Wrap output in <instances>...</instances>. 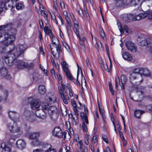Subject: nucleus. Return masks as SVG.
I'll return each mask as SVG.
<instances>
[{
    "label": "nucleus",
    "mask_w": 152,
    "mask_h": 152,
    "mask_svg": "<svg viewBox=\"0 0 152 152\" xmlns=\"http://www.w3.org/2000/svg\"><path fill=\"white\" fill-rule=\"evenodd\" d=\"M15 31V29H12L11 23L0 26V42L5 46L13 45Z\"/></svg>",
    "instance_id": "nucleus-1"
},
{
    "label": "nucleus",
    "mask_w": 152,
    "mask_h": 152,
    "mask_svg": "<svg viewBox=\"0 0 152 152\" xmlns=\"http://www.w3.org/2000/svg\"><path fill=\"white\" fill-rule=\"evenodd\" d=\"M150 11H148L144 12V13H142L135 16L132 14L124 15L123 17V20L126 22L131 21L132 20L134 21L139 20L140 19L144 18L148 16L149 18V14L150 13Z\"/></svg>",
    "instance_id": "nucleus-2"
},
{
    "label": "nucleus",
    "mask_w": 152,
    "mask_h": 152,
    "mask_svg": "<svg viewBox=\"0 0 152 152\" xmlns=\"http://www.w3.org/2000/svg\"><path fill=\"white\" fill-rule=\"evenodd\" d=\"M12 52H13V54H9L8 56L5 57L4 60L6 58H8L10 61L12 59H15V58L17 59L16 57H19L24 53V47L22 45H18L16 49L10 51V53Z\"/></svg>",
    "instance_id": "nucleus-3"
},
{
    "label": "nucleus",
    "mask_w": 152,
    "mask_h": 152,
    "mask_svg": "<svg viewBox=\"0 0 152 152\" xmlns=\"http://www.w3.org/2000/svg\"><path fill=\"white\" fill-rule=\"evenodd\" d=\"M5 61L8 66H12L13 64H14L19 69L26 68V65H27V63L21 60H18L16 58L12 59L10 61L8 58H6L5 59Z\"/></svg>",
    "instance_id": "nucleus-4"
},
{
    "label": "nucleus",
    "mask_w": 152,
    "mask_h": 152,
    "mask_svg": "<svg viewBox=\"0 0 152 152\" xmlns=\"http://www.w3.org/2000/svg\"><path fill=\"white\" fill-rule=\"evenodd\" d=\"M69 84H68L67 86L61 83V87L59 86L58 87V90L61 95V97L63 100L64 103L65 104H67L68 103L67 100H69V98L68 95L66 93V89L67 88V86H69Z\"/></svg>",
    "instance_id": "nucleus-5"
},
{
    "label": "nucleus",
    "mask_w": 152,
    "mask_h": 152,
    "mask_svg": "<svg viewBox=\"0 0 152 152\" xmlns=\"http://www.w3.org/2000/svg\"><path fill=\"white\" fill-rule=\"evenodd\" d=\"M141 68H137L135 69L133 71V72L130 75L129 77L130 82L133 84V86L136 87H137V85L138 82L135 81V80L137 78V75H140V71Z\"/></svg>",
    "instance_id": "nucleus-6"
},
{
    "label": "nucleus",
    "mask_w": 152,
    "mask_h": 152,
    "mask_svg": "<svg viewBox=\"0 0 152 152\" xmlns=\"http://www.w3.org/2000/svg\"><path fill=\"white\" fill-rule=\"evenodd\" d=\"M53 135V136L61 138L64 136V139L66 138V132H64L63 133L61 128L58 127H55L52 132Z\"/></svg>",
    "instance_id": "nucleus-7"
},
{
    "label": "nucleus",
    "mask_w": 152,
    "mask_h": 152,
    "mask_svg": "<svg viewBox=\"0 0 152 152\" xmlns=\"http://www.w3.org/2000/svg\"><path fill=\"white\" fill-rule=\"evenodd\" d=\"M7 129L12 133L18 132L20 130V128L13 123L7 124Z\"/></svg>",
    "instance_id": "nucleus-8"
},
{
    "label": "nucleus",
    "mask_w": 152,
    "mask_h": 152,
    "mask_svg": "<svg viewBox=\"0 0 152 152\" xmlns=\"http://www.w3.org/2000/svg\"><path fill=\"white\" fill-rule=\"evenodd\" d=\"M125 45L128 50L133 53L136 52L137 50V47L135 46L134 44L131 41H126L125 42Z\"/></svg>",
    "instance_id": "nucleus-9"
},
{
    "label": "nucleus",
    "mask_w": 152,
    "mask_h": 152,
    "mask_svg": "<svg viewBox=\"0 0 152 152\" xmlns=\"http://www.w3.org/2000/svg\"><path fill=\"white\" fill-rule=\"evenodd\" d=\"M25 116L26 120L30 122H33L36 120V115L33 114L31 112L27 111L25 112Z\"/></svg>",
    "instance_id": "nucleus-10"
},
{
    "label": "nucleus",
    "mask_w": 152,
    "mask_h": 152,
    "mask_svg": "<svg viewBox=\"0 0 152 152\" xmlns=\"http://www.w3.org/2000/svg\"><path fill=\"white\" fill-rule=\"evenodd\" d=\"M28 100L30 102L31 108L34 110L37 109L40 106V103L38 100L33 99L32 98L30 97L28 98Z\"/></svg>",
    "instance_id": "nucleus-11"
},
{
    "label": "nucleus",
    "mask_w": 152,
    "mask_h": 152,
    "mask_svg": "<svg viewBox=\"0 0 152 152\" xmlns=\"http://www.w3.org/2000/svg\"><path fill=\"white\" fill-rule=\"evenodd\" d=\"M77 145L78 148L77 152H87L88 148L83 145V143L81 140L77 141Z\"/></svg>",
    "instance_id": "nucleus-12"
},
{
    "label": "nucleus",
    "mask_w": 152,
    "mask_h": 152,
    "mask_svg": "<svg viewBox=\"0 0 152 152\" xmlns=\"http://www.w3.org/2000/svg\"><path fill=\"white\" fill-rule=\"evenodd\" d=\"M8 115L9 118L14 121H18L20 115L18 113L14 111H10L8 112Z\"/></svg>",
    "instance_id": "nucleus-13"
},
{
    "label": "nucleus",
    "mask_w": 152,
    "mask_h": 152,
    "mask_svg": "<svg viewBox=\"0 0 152 152\" xmlns=\"http://www.w3.org/2000/svg\"><path fill=\"white\" fill-rule=\"evenodd\" d=\"M51 108V113H49L48 114L52 120L56 121L57 119L58 116L57 109L56 107H52Z\"/></svg>",
    "instance_id": "nucleus-14"
},
{
    "label": "nucleus",
    "mask_w": 152,
    "mask_h": 152,
    "mask_svg": "<svg viewBox=\"0 0 152 152\" xmlns=\"http://www.w3.org/2000/svg\"><path fill=\"white\" fill-rule=\"evenodd\" d=\"M42 110L46 111L49 113H51L52 107H55V106H50L47 103L45 102H42L41 104Z\"/></svg>",
    "instance_id": "nucleus-15"
},
{
    "label": "nucleus",
    "mask_w": 152,
    "mask_h": 152,
    "mask_svg": "<svg viewBox=\"0 0 152 152\" xmlns=\"http://www.w3.org/2000/svg\"><path fill=\"white\" fill-rule=\"evenodd\" d=\"M73 18L72 17L74 24L73 28L76 34L78 36L79 30L78 23L77 20L74 18L73 16Z\"/></svg>",
    "instance_id": "nucleus-16"
},
{
    "label": "nucleus",
    "mask_w": 152,
    "mask_h": 152,
    "mask_svg": "<svg viewBox=\"0 0 152 152\" xmlns=\"http://www.w3.org/2000/svg\"><path fill=\"white\" fill-rule=\"evenodd\" d=\"M129 4V3H124L121 0H119L116 1L114 7L116 8H124Z\"/></svg>",
    "instance_id": "nucleus-17"
},
{
    "label": "nucleus",
    "mask_w": 152,
    "mask_h": 152,
    "mask_svg": "<svg viewBox=\"0 0 152 152\" xmlns=\"http://www.w3.org/2000/svg\"><path fill=\"white\" fill-rule=\"evenodd\" d=\"M119 29L121 34H123L124 33V31H125L127 33V34H130L132 32L130 29L126 25H124L123 26H120L119 27Z\"/></svg>",
    "instance_id": "nucleus-18"
},
{
    "label": "nucleus",
    "mask_w": 152,
    "mask_h": 152,
    "mask_svg": "<svg viewBox=\"0 0 152 152\" xmlns=\"http://www.w3.org/2000/svg\"><path fill=\"white\" fill-rule=\"evenodd\" d=\"M48 113L46 111L42 110L39 111L36 113V115L37 116L40 118L45 119L47 117V113Z\"/></svg>",
    "instance_id": "nucleus-19"
},
{
    "label": "nucleus",
    "mask_w": 152,
    "mask_h": 152,
    "mask_svg": "<svg viewBox=\"0 0 152 152\" xmlns=\"http://www.w3.org/2000/svg\"><path fill=\"white\" fill-rule=\"evenodd\" d=\"M142 42H145L144 44V45H147L148 46V48H149V51L152 54V38L151 39H147V40H145L142 41Z\"/></svg>",
    "instance_id": "nucleus-20"
},
{
    "label": "nucleus",
    "mask_w": 152,
    "mask_h": 152,
    "mask_svg": "<svg viewBox=\"0 0 152 152\" xmlns=\"http://www.w3.org/2000/svg\"><path fill=\"white\" fill-rule=\"evenodd\" d=\"M97 144V139L96 137V135L94 134L91 140V144L89 147V148L91 149V151H94V144L96 145Z\"/></svg>",
    "instance_id": "nucleus-21"
},
{
    "label": "nucleus",
    "mask_w": 152,
    "mask_h": 152,
    "mask_svg": "<svg viewBox=\"0 0 152 152\" xmlns=\"http://www.w3.org/2000/svg\"><path fill=\"white\" fill-rule=\"evenodd\" d=\"M16 144L18 147L20 149L24 148L26 145L25 142L22 139L18 140L16 142Z\"/></svg>",
    "instance_id": "nucleus-22"
},
{
    "label": "nucleus",
    "mask_w": 152,
    "mask_h": 152,
    "mask_svg": "<svg viewBox=\"0 0 152 152\" xmlns=\"http://www.w3.org/2000/svg\"><path fill=\"white\" fill-rule=\"evenodd\" d=\"M123 58L128 61H131L132 59V57L131 55L127 52H124L122 54Z\"/></svg>",
    "instance_id": "nucleus-23"
},
{
    "label": "nucleus",
    "mask_w": 152,
    "mask_h": 152,
    "mask_svg": "<svg viewBox=\"0 0 152 152\" xmlns=\"http://www.w3.org/2000/svg\"><path fill=\"white\" fill-rule=\"evenodd\" d=\"M143 0H127V1L129 2L132 6H135L141 4L142 1Z\"/></svg>",
    "instance_id": "nucleus-24"
},
{
    "label": "nucleus",
    "mask_w": 152,
    "mask_h": 152,
    "mask_svg": "<svg viewBox=\"0 0 152 152\" xmlns=\"http://www.w3.org/2000/svg\"><path fill=\"white\" fill-rule=\"evenodd\" d=\"M1 148L2 149V152H11V148L6 145L4 142H3L1 145Z\"/></svg>",
    "instance_id": "nucleus-25"
},
{
    "label": "nucleus",
    "mask_w": 152,
    "mask_h": 152,
    "mask_svg": "<svg viewBox=\"0 0 152 152\" xmlns=\"http://www.w3.org/2000/svg\"><path fill=\"white\" fill-rule=\"evenodd\" d=\"M140 75H143L145 76H149L150 75V72L148 69L145 68H141L140 71Z\"/></svg>",
    "instance_id": "nucleus-26"
},
{
    "label": "nucleus",
    "mask_w": 152,
    "mask_h": 152,
    "mask_svg": "<svg viewBox=\"0 0 152 152\" xmlns=\"http://www.w3.org/2000/svg\"><path fill=\"white\" fill-rule=\"evenodd\" d=\"M80 115L83 121H85L86 124H88V121L87 115L84 112H81L80 113Z\"/></svg>",
    "instance_id": "nucleus-27"
},
{
    "label": "nucleus",
    "mask_w": 152,
    "mask_h": 152,
    "mask_svg": "<svg viewBox=\"0 0 152 152\" xmlns=\"http://www.w3.org/2000/svg\"><path fill=\"white\" fill-rule=\"evenodd\" d=\"M40 134L39 132L31 133L29 135V138L31 139H36L40 136Z\"/></svg>",
    "instance_id": "nucleus-28"
},
{
    "label": "nucleus",
    "mask_w": 152,
    "mask_h": 152,
    "mask_svg": "<svg viewBox=\"0 0 152 152\" xmlns=\"http://www.w3.org/2000/svg\"><path fill=\"white\" fill-rule=\"evenodd\" d=\"M66 28L67 31L68 33L70 32L71 30V27L72 24L70 23V21L69 18H66Z\"/></svg>",
    "instance_id": "nucleus-29"
},
{
    "label": "nucleus",
    "mask_w": 152,
    "mask_h": 152,
    "mask_svg": "<svg viewBox=\"0 0 152 152\" xmlns=\"http://www.w3.org/2000/svg\"><path fill=\"white\" fill-rule=\"evenodd\" d=\"M144 113L145 111L143 110H137L135 111L134 114L135 117L138 118H140L141 115Z\"/></svg>",
    "instance_id": "nucleus-30"
},
{
    "label": "nucleus",
    "mask_w": 152,
    "mask_h": 152,
    "mask_svg": "<svg viewBox=\"0 0 152 152\" xmlns=\"http://www.w3.org/2000/svg\"><path fill=\"white\" fill-rule=\"evenodd\" d=\"M121 80L122 85L123 88L124 89V86L127 80L126 76L124 75H122L121 76Z\"/></svg>",
    "instance_id": "nucleus-31"
},
{
    "label": "nucleus",
    "mask_w": 152,
    "mask_h": 152,
    "mask_svg": "<svg viewBox=\"0 0 152 152\" xmlns=\"http://www.w3.org/2000/svg\"><path fill=\"white\" fill-rule=\"evenodd\" d=\"M56 96H53L52 97H45V99L46 101L50 104L54 103L56 100Z\"/></svg>",
    "instance_id": "nucleus-32"
},
{
    "label": "nucleus",
    "mask_w": 152,
    "mask_h": 152,
    "mask_svg": "<svg viewBox=\"0 0 152 152\" xmlns=\"http://www.w3.org/2000/svg\"><path fill=\"white\" fill-rule=\"evenodd\" d=\"M47 147V149L45 150L44 152H57L56 149L52 148V146L50 144H48Z\"/></svg>",
    "instance_id": "nucleus-33"
},
{
    "label": "nucleus",
    "mask_w": 152,
    "mask_h": 152,
    "mask_svg": "<svg viewBox=\"0 0 152 152\" xmlns=\"http://www.w3.org/2000/svg\"><path fill=\"white\" fill-rule=\"evenodd\" d=\"M38 92L41 94H44L46 92L45 86L43 85H39L38 87Z\"/></svg>",
    "instance_id": "nucleus-34"
},
{
    "label": "nucleus",
    "mask_w": 152,
    "mask_h": 152,
    "mask_svg": "<svg viewBox=\"0 0 152 152\" xmlns=\"http://www.w3.org/2000/svg\"><path fill=\"white\" fill-rule=\"evenodd\" d=\"M62 67L64 72L69 69L68 68V65L65 61H63L61 62Z\"/></svg>",
    "instance_id": "nucleus-35"
},
{
    "label": "nucleus",
    "mask_w": 152,
    "mask_h": 152,
    "mask_svg": "<svg viewBox=\"0 0 152 152\" xmlns=\"http://www.w3.org/2000/svg\"><path fill=\"white\" fill-rule=\"evenodd\" d=\"M75 116H73L72 114H70V116H69L71 118H72V119L74 121V124L76 125L78 123V115H75Z\"/></svg>",
    "instance_id": "nucleus-36"
},
{
    "label": "nucleus",
    "mask_w": 152,
    "mask_h": 152,
    "mask_svg": "<svg viewBox=\"0 0 152 152\" xmlns=\"http://www.w3.org/2000/svg\"><path fill=\"white\" fill-rule=\"evenodd\" d=\"M103 63V64L101 65V66L102 69L104 70H105L108 72H110V71L108 69V66L106 64V61H104Z\"/></svg>",
    "instance_id": "nucleus-37"
},
{
    "label": "nucleus",
    "mask_w": 152,
    "mask_h": 152,
    "mask_svg": "<svg viewBox=\"0 0 152 152\" xmlns=\"http://www.w3.org/2000/svg\"><path fill=\"white\" fill-rule=\"evenodd\" d=\"M95 47L97 50L102 48L101 43L99 40H98L96 42L95 44Z\"/></svg>",
    "instance_id": "nucleus-38"
},
{
    "label": "nucleus",
    "mask_w": 152,
    "mask_h": 152,
    "mask_svg": "<svg viewBox=\"0 0 152 152\" xmlns=\"http://www.w3.org/2000/svg\"><path fill=\"white\" fill-rule=\"evenodd\" d=\"M31 144L33 146H38L40 144V143L38 140L35 139L31 141Z\"/></svg>",
    "instance_id": "nucleus-39"
},
{
    "label": "nucleus",
    "mask_w": 152,
    "mask_h": 152,
    "mask_svg": "<svg viewBox=\"0 0 152 152\" xmlns=\"http://www.w3.org/2000/svg\"><path fill=\"white\" fill-rule=\"evenodd\" d=\"M65 72L66 73V75L67 76V77L68 79L71 80H74V79L72 76L69 70L65 71Z\"/></svg>",
    "instance_id": "nucleus-40"
},
{
    "label": "nucleus",
    "mask_w": 152,
    "mask_h": 152,
    "mask_svg": "<svg viewBox=\"0 0 152 152\" xmlns=\"http://www.w3.org/2000/svg\"><path fill=\"white\" fill-rule=\"evenodd\" d=\"M89 135L88 134H86L85 136L84 140V142L86 145H88L89 144Z\"/></svg>",
    "instance_id": "nucleus-41"
},
{
    "label": "nucleus",
    "mask_w": 152,
    "mask_h": 152,
    "mask_svg": "<svg viewBox=\"0 0 152 152\" xmlns=\"http://www.w3.org/2000/svg\"><path fill=\"white\" fill-rule=\"evenodd\" d=\"M8 92L7 90L5 91H4V96L3 97H2V96L0 95V102L1 101L3 98V99H4L5 100H6L8 96Z\"/></svg>",
    "instance_id": "nucleus-42"
},
{
    "label": "nucleus",
    "mask_w": 152,
    "mask_h": 152,
    "mask_svg": "<svg viewBox=\"0 0 152 152\" xmlns=\"http://www.w3.org/2000/svg\"><path fill=\"white\" fill-rule=\"evenodd\" d=\"M6 2L4 1L0 3V12L3 10L4 8H5L6 6Z\"/></svg>",
    "instance_id": "nucleus-43"
},
{
    "label": "nucleus",
    "mask_w": 152,
    "mask_h": 152,
    "mask_svg": "<svg viewBox=\"0 0 152 152\" xmlns=\"http://www.w3.org/2000/svg\"><path fill=\"white\" fill-rule=\"evenodd\" d=\"M99 31L101 36L104 39L105 37V34L102 29L100 27H99Z\"/></svg>",
    "instance_id": "nucleus-44"
},
{
    "label": "nucleus",
    "mask_w": 152,
    "mask_h": 152,
    "mask_svg": "<svg viewBox=\"0 0 152 152\" xmlns=\"http://www.w3.org/2000/svg\"><path fill=\"white\" fill-rule=\"evenodd\" d=\"M7 72V69L5 68H3L1 69V73L2 76L4 77L5 75H6Z\"/></svg>",
    "instance_id": "nucleus-45"
},
{
    "label": "nucleus",
    "mask_w": 152,
    "mask_h": 152,
    "mask_svg": "<svg viewBox=\"0 0 152 152\" xmlns=\"http://www.w3.org/2000/svg\"><path fill=\"white\" fill-rule=\"evenodd\" d=\"M44 31L48 35L52 32L51 30L49 28L48 26H46L44 28Z\"/></svg>",
    "instance_id": "nucleus-46"
},
{
    "label": "nucleus",
    "mask_w": 152,
    "mask_h": 152,
    "mask_svg": "<svg viewBox=\"0 0 152 152\" xmlns=\"http://www.w3.org/2000/svg\"><path fill=\"white\" fill-rule=\"evenodd\" d=\"M56 48L57 52L58 54V56H59V53L61 50V47L59 44L56 45Z\"/></svg>",
    "instance_id": "nucleus-47"
},
{
    "label": "nucleus",
    "mask_w": 152,
    "mask_h": 152,
    "mask_svg": "<svg viewBox=\"0 0 152 152\" xmlns=\"http://www.w3.org/2000/svg\"><path fill=\"white\" fill-rule=\"evenodd\" d=\"M115 87L117 88L120 85V82L118 77H116L115 78Z\"/></svg>",
    "instance_id": "nucleus-48"
},
{
    "label": "nucleus",
    "mask_w": 152,
    "mask_h": 152,
    "mask_svg": "<svg viewBox=\"0 0 152 152\" xmlns=\"http://www.w3.org/2000/svg\"><path fill=\"white\" fill-rule=\"evenodd\" d=\"M53 7L54 9L56 11L58 12V5L57 4V3L56 1H53Z\"/></svg>",
    "instance_id": "nucleus-49"
},
{
    "label": "nucleus",
    "mask_w": 152,
    "mask_h": 152,
    "mask_svg": "<svg viewBox=\"0 0 152 152\" xmlns=\"http://www.w3.org/2000/svg\"><path fill=\"white\" fill-rule=\"evenodd\" d=\"M23 7V4L21 3H17L16 4V8L18 10H19L22 9Z\"/></svg>",
    "instance_id": "nucleus-50"
},
{
    "label": "nucleus",
    "mask_w": 152,
    "mask_h": 152,
    "mask_svg": "<svg viewBox=\"0 0 152 152\" xmlns=\"http://www.w3.org/2000/svg\"><path fill=\"white\" fill-rule=\"evenodd\" d=\"M27 65H26V68H27L28 69L33 68L34 66V64L33 63H30L29 64H28L27 63Z\"/></svg>",
    "instance_id": "nucleus-51"
},
{
    "label": "nucleus",
    "mask_w": 152,
    "mask_h": 152,
    "mask_svg": "<svg viewBox=\"0 0 152 152\" xmlns=\"http://www.w3.org/2000/svg\"><path fill=\"white\" fill-rule=\"evenodd\" d=\"M85 121H83L82 124V126L83 130L86 132L87 130V128L85 123Z\"/></svg>",
    "instance_id": "nucleus-52"
},
{
    "label": "nucleus",
    "mask_w": 152,
    "mask_h": 152,
    "mask_svg": "<svg viewBox=\"0 0 152 152\" xmlns=\"http://www.w3.org/2000/svg\"><path fill=\"white\" fill-rule=\"evenodd\" d=\"M6 48L3 46H0V53H4L5 52Z\"/></svg>",
    "instance_id": "nucleus-53"
},
{
    "label": "nucleus",
    "mask_w": 152,
    "mask_h": 152,
    "mask_svg": "<svg viewBox=\"0 0 152 152\" xmlns=\"http://www.w3.org/2000/svg\"><path fill=\"white\" fill-rule=\"evenodd\" d=\"M77 11L78 13H79L80 16L82 17H83L84 16V14L83 13V11L80 8H79L77 9Z\"/></svg>",
    "instance_id": "nucleus-54"
},
{
    "label": "nucleus",
    "mask_w": 152,
    "mask_h": 152,
    "mask_svg": "<svg viewBox=\"0 0 152 152\" xmlns=\"http://www.w3.org/2000/svg\"><path fill=\"white\" fill-rule=\"evenodd\" d=\"M50 15L51 17L52 18V19L53 20V21L55 22V23L57 25H58V23L56 19V16H55V15H54V14H53V15L54 16V18H53V15H51V13H50Z\"/></svg>",
    "instance_id": "nucleus-55"
},
{
    "label": "nucleus",
    "mask_w": 152,
    "mask_h": 152,
    "mask_svg": "<svg viewBox=\"0 0 152 152\" xmlns=\"http://www.w3.org/2000/svg\"><path fill=\"white\" fill-rule=\"evenodd\" d=\"M60 6L62 10L65 8V4L63 1L61 0L60 1Z\"/></svg>",
    "instance_id": "nucleus-56"
},
{
    "label": "nucleus",
    "mask_w": 152,
    "mask_h": 152,
    "mask_svg": "<svg viewBox=\"0 0 152 152\" xmlns=\"http://www.w3.org/2000/svg\"><path fill=\"white\" fill-rule=\"evenodd\" d=\"M73 110L75 113V115H79L78 111L76 107H73Z\"/></svg>",
    "instance_id": "nucleus-57"
},
{
    "label": "nucleus",
    "mask_w": 152,
    "mask_h": 152,
    "mask_svg": "<svg viewBox=\"0 0 152 152\" xmlns=\"http://www.w3.org/2000/svg\"><path fill=\"white\" fill-rule=\"evenodd\" d=\"M67 88H68V90L69 91V95L70 96L72 97L73 96L72 91L71 88L67 86Z\"/></svg>",
    "instance_id": "nucleus-58"
},
{
    "label": "nucleus",
    "mask_w": 152,
    "mask_h": 152,
    "mask_svg": "<svg viewBox=\"0 0 152 152\" xmlns=\"http://www.w3.org/2000/svg\"><path fill=\"white\" fill-rule=\"evenodd\" d=\"M57 16V17L59 18V19L61 20V24L62 25L64 24L63 19L62 17L61 16V15L59 14H58Z\"/></svg>",
    "instance_id": "nucleus-59"
},
{
    "label": "nucleus",
    "mask_w": 152,
    "mask_h": 152,
    "mask_svg": "<svg viewBox=\"0 0 152 152\" xmlns=\"http://www.w3.org/2000/svg\"><path fill=\"white\" fill-rule=\"evenodd\" d=\"M102 137L103 140L106 143H107L108 139L107 138V137L105 135H103L102 136Z\"/></svg>",
    "instance_id": "nucleus-60"
},
{
    "label": "nucleus",
    "mask_w": 152,
    "mask_h": 152,
    "mask_svg": "<svg viewBox=\"0 0 152 152\" xmlns=\"http://www.w3.org/2000/svg\"><path fill=\"white\" fill-rule=\"evenodd\" d=\"M71 104L73 107H76V104L74 99H72Z\"/></svg>",
    "instance_id": "nucleus-61"
},
{
    "label": "nucleus",
    "mask_w": 152,
    "mask_h": 152,
    "mask_svg": "<svg viewBox=\"0 0 152 152\" xmlns=\"http://www.w3.org/2000/svg\"><path fill=\"white\" fill-rule=\"evenodd\" d=\"M119 134L120 135V136L122 141H124L125 140V139L123 135V133L121 132H119Z\"/></svg>",
    "instance_id": "nucleus-62"
},
{
    "label": "nucleus",
    "mask_w": 152,
    "mask_h": 152,
    "mask_svg": "<svg viewBox=\"0 0 152 152\" xmlns=\"http://www.w3.org/2000/svg\"><path fill=\"white\" fill-rule=\"evenodd\" d=\"M48 35H49L50 38H51L52 39H57L54 36L53 34L52 33V31L51 32V33H50Z\"/></svg>",
    "instance_id": "nucleus-63"
},
{
    "label": "nucleus",
    "mask_w": 152,
    "mask_h": 152,
    "mask_svg": "<svg viewBox=\"0 0 152 152\" xmlns=\"http://www.w3.org/2000/svg\"><path fill=\"white\" fill-rule=\"evenodd\" d=\"M4 77L8 80H10L11 78V77L10 75L7 73L6 75H5Z\"/></svg>",
    "instance_id": "nucleus-64"
}]
</instances>
